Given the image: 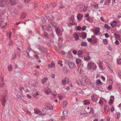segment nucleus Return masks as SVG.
Instances as JSON below:
<instances>
[{
    "label": "nucleus",
    "mask_w": 121,
    "mask_h": 121,
    "mask_svg": "<svg viewBox=\"0 0 121 121\" xmlns=\"http://www.w3.org/2000/svg\"><path fill=\"white\" fill-rule=\"evenodd\" d=\"M59 7L60 9H62L64 8V6L62 5L61 3H60L59 4Z\"/></svg>",
    "instance_id": "79ce46f5"
},
{
    "label": "nucleus",
    "mask_w": 121,
    "mask_h": 121,
    "mask_svg": "<svg viewBox=\"0 0 121 121\" xmlns=\"http://www.w3.org/2000/svg\"><path fill=\"white\" fill-rule=\"evenodd\" d=\"M48 80V78L47 77H45L41 80V82L42 84H44L45 82H47Z\"/></svg>",
    "instance_id": "dca6fc26"
},
{
    "label": "nucleus",
    "mask_w": 121,
    "mask_h": 121,
    "mask_svg": "<svg viewBox=\"0 0 121 121\" xmlns=\"http://www.w3.org/2000/svg\"><path fill=\"white\" fill-rule=\"evenodd\" d=\"M51 27V26L49 25H44L42 26V28L43 30H47L48 31L50 30Z\"/></svg>",
    "instance_id": "20e7f679"
},
{
    "label": "nucleus",
    "mask_w": 121,
    "mask_h": 121,
    "mask_svg": "<svg viewBox=\"0 0 121 121\" xmlns=\"http://www.w3.org/2000/svg\"><path fill=\"white\" fill-rule=\"evenodd\" d=\"M91 5L92 6H94V8L95 9H97L98 8V4L96 3L92 2L91 3Z\"/></svg>",
    "instance_id": "1a4fd4ad"
},
{
    "label": "nucleus",
    "mask_w": 121,
    "mask_h": 121,
    "mask_svg": "<svg viewBox=\"0 0 121 121\" xmlns=\"http://www.w3.org/2000/svg\"><path fill=\"white\" fill-rule=\"evenodd\" d=\"M48 66L49 68H54L55 67V64L54 62L52 61L51 64H49L48 65Z\"/></svg>",
    "instance_id": "4468645a"
},
{
    "label": "nucleus",
    "mask_w": 121,
    "mask_h": 121,
    "mask_svg": "<svg viewBox=\"0 0 121 121\" xmlns=\"http://www.w3.org/2000/svg\"><path fill=\"white\" fill-rule=\"evenodd\" d=\"M16 58V54H14L12 55V59L13 60H15Z\"/></svg>",
    "instance_id": "09e8293b"
},
{
    "label": "nucleus",
    "mask_w": 121,
    "mask_h": 121,
    "mask_svg": "<svg viewBox=\"0 0 121 121\" xmlns=\"http://www.w3.org/2000/svg\"><path fill=\"white\" fill-rule=\"evenodd\" d=\"M65 78V80H63L62 81V83L63 84L64 86H65V83L66 82V81L67 80L68 81H68L69 80V79L67 78Z\"/></svg>",
    "instance_id": "6ab92c4d"
},
{
    "label": "nucleus",
    "mask_w": 121,
    "mask_h": 121,
    "mask_svg": "<svg viewBox=\"0 0 121 121\" xmlns=\"http://www.w3.org/2000/svg\"><path fill=\"white\" fill-rule=\"evenodd\" d=\"M97 83L99 84H100L102 83L100 80L99 79H98L97 81Z\"/></svg>",
    "instance_id": "de8ad7c7"
},
{
    "label": "nucleus",
    "mask_w": 121,
    "mask_h": 121,
    "mask_svg": "<svg viewBox=\"0 0 121 121\" xmlns=\"http://www.w3.org/2000/svg\"><path fill=\"white\" fill-rule=\"evenodd\" d=\"M84 103L85 105H87L90 103V102L88 100H84Z\"/></svg>",
    "instance_id": "c85d7f7f"
},
{
    "label": "nucleus",
    "mask_w": 121,
    "mask_h": 121,
    "mask_svg": "<svg viewBox=\"0 0 121 121\" xmlns=\"http://www.w3.org/2000/svg\"><path fill=\"white\" fill-rule=\"evenodd\" d=\"M55 29L57 33H59L60 32V28L59 27H56Z\"/></svg>",
    "instance_id": "72a5a7b5"
},
{
    "label": "nucleus",
    "mask_w": 121,
    "mask_h": 121,
    "mask_svg": "<svg viewBox=\"0 0 121 121\" xmlns=\"http://www.w3.org/2000/svg\"><path fill=\"white\" fill-rule=\"evenodd\" d=\"M109 82L110 84H112V83L113 82L112 79L110 78L109 79Z\"/></svg>",
    "instance_id": "338daca9"
},
{
    "label": "nucleus",
    "mask_w": 121,
    "mask_h": 121,
    "mask_svg": "<svg viewBox=\"0 0 121 121\" xmlns=\"http://www.w3.org/2000/svg\"><path fill=\"white\" fill-rule=\"evenodd\" d=\"M8 70L9 71H11L12 70V68L11 65H9L8 67Z\"/></svg>",
    "instance_id": "58836bf2"
},
{
    "label": "nucleus",
    "mask_w": 121,
    "mask_h": 121,
    "mask_svg": "<svg viewBox=\"0 0 121 121\" xmlns=\"http://www.w3.org/2000/svg\"><path fill=\"white\" fill-rule=\"evenodd\" d=\"M24 91L26 93H27L29 92V91L26 87H25L24 88Z\"/></svg>",
    "instance_id": "c03bdc74"
},
{
    "label": "nucleus",
    "mask_w": 121,
    "mask_h": 121,
    "mask_svg": "<svg viewBox=\"0 0 121 121\" xmlns=\"http://www.w3.org/2000/svg\"><path fill=\"white\" fill-rule=\"evenodd\" d=\"M26 15V14L25 13H23L21 16V19H22L25 18Z\"/></svg>",
    "instance_id": "473e14b6"
},
{
    "label": "nucleus",
    "mask_w": 121,
    "mask_h": 121,
    "mask_svg": "<svg viewBox=\"0 0 121 121\" xmlns=\"http://www.w3.org/2000/svg\"><path fill=\"white\" fill-rule=\"evenodd\" d=\"M24 0L25 3H27L29 2L31 0Z\"/></svg>",
    "instance_id": "0e129e2a"
},
{
    "label": "nucleus",
    "mask_w": 121,
    "mask_h": 121,
    "mask_svg": "<svg viewBox=\"0 0 121 121\" xmlns=\"http://www.w3.org/2000/svg\"><path fill=\"white\" fill-rule=\"evenodd\" d=\"M44 35L47 38L48 37V34L46 33H44Z\"/></svg>",
    "instance_id": "bf43d9fd"
},
{
    "label": "nucleus",
    "mask_w": 121,
    "mask_h": 121,
    "mask_svg": "<svg viewBox=\"0 0 121 121\" xmlns=\"http://www.w3.org/2000/svg\"><path fill=\"white\" fill-rule=\"evenodd\" d=\"M9 1L8 0H3L0 1V6L4 7L7 5Z\"/></svg>",
    "instance_id": "f03ea898"
},
{
    "label": "nucleus",
    "mask_w": 121,
    "mask_h": 121,
    "mask_svg": "<svg viewBox=\"0 0 121 121\" xmlns=\"http://www.w3.org/2000/svg\"><path fill=\"white\" fill-rule=\"evenodd\" d=\"M40 49L42 52L47 53V50L46 48L43 47H41V48H40Z\"/></svg>",
    "instance_id": "f8f14e48"
},
{
    "label": "nucleus",
    "mask_w": 121,
    "mask_h": 121,
    "mask_svg": "<svg viewBox=\"0 0 121 121\" xmlns=\"http://www.w3.org/2000/svg\"><path fill=\"white\" fill-rule=\"evenodd\" d=\"M78 92H77H77L75 91V92H73V95L74 96H77V95L78 94Z\"/></svg>",
    "instance_id": "8fccbe9b"
},
{
    "label": "nucleus",
    "mask_w": 121,
    "mask_h": 121,
    "mask_svg": "<svg viewBox=\"0 0 121 121\" xmlns=\"http://www.w3.org/2000/svg\"><path fill=\"white\" fill-rule=\"evenodd\" d=\"M17 97L19 99L23 100L24 99V97L21 93L20 92L18 93L17 95Z\"/></svg>",
    "instance_id": "423d86ee"
},
{
    "label": "nucleus",
    "mask_w": 121,
    "mask_h": 121,
    "mask_svg": "<svg viewBox=\"0 0 121 121\" xmlns=\"http://www.w3.org/2000/svg\"><path fill=\"white\" fill-rule=\"evenodd\" d=\"M32 95L34 97H36V95H40L38 94V92L35 89H34V91L32 93Z\"/></svg>",
    "instance_id": "9d476101"
},
{
    "label": "nucleus",
    "mask_w": 121,
    "mask_h": 121,
    "mask_svg": "<svg viewBox=\"0 0 121 121\" xmlns=\"http://www.w3.org/2000/svg\"><path fill=\"white\" fill-rule=\"evenodd\" d=\"M58 97L59 99L61 100L63 99V97L61 95H58Z\"/></svg>",
    "instance_id": "864d4df0"
},
{
    "label": "nucleus",
    "mask_w": 121,
    "mask_h": 121,
    "mask_svg": "<svg viewBox=\"0 0 121 121\" xmlns=\"http://www.w3.org/2000/svg\"><path fill=\"white\" fill-rule=\"evenodd\" d=\"M90 111L89 112V113H91L92 114L93 112V109L92 108H90Z\"/></svg>",
    "instance_id": "49530a36"
},
{
    "label": "nucleus",
    "mask_w": 121,
    "mask_h": 121,
    "mask_svg": "<svg viewBox=\"0 0 121 121\" xmlns=\"http://www.w3.org/2000/svg\"><path fill=\"white\" fill-rule=\"evenodd\" d=\"M99 28H96L95 29V32L96 34H98L99 32Z\"/></svg>",
    "instance_id": "c9c22d12"
},
{
    "label": "nucleus",
    "mask_w": 121,
    "mask_h": 121,
    "mask_svg": "<svg viewBox=\"0 0 121 121\" xmlns=\"http://www.w3.org/2000/svg\"><path fill=\"white\" fill-rule=\"evenodd\" d=\"M111 25L112 27H114L116 25V22L115 21H113L111 23Z\"/></svg>",
    "instance_id": "aec40b11"
},
{
    "label": "nucleus",
    "mask_w": 121,
    "mask_h": 121,
    "mask_svg": "<svg viewBox=\"0 0 121 121\" xmlns=\"http://www.w3.org/2000/svg\"><path fill=\"white\" fill-rule=\"evenodd\" d=\"M63 116H66L67 115L68 112L67 110H64L63 111Z\"/></svg>",
    "instance_id": "4be33fe9"
},
{
    "label": "nucleus",
    "mask_w": 121,
    "mask_h": 121,
    "mask_svg": "<svg viewBox=\"0 0 121 121\" xmlns=\"http://www.w3.org/2000/svg\"><path fill=\"white\" fill-rule=\"evenodd\" d=\"M81 60L79 59H77L76 60V62L77 64H79L81 62Z\"/></svg>",
    "instance_id": "e433bc0d"
},
{
    "label": "nucleus",
    "mask_w": 121,
    "mask_h": 121,
    "mask_svg": "<svg viewBox=\"0 0 121 121\" xmlns=\"http://www.w3.org/2000/svg\"><path fill=\"white\" fill-rule=\"evenodd\" d=\"M62 61H60V60L58 62V64H60V66H62L63 65L62 64H61Z\"/></svg>",
    "instance_id": "5fc2aeb1"
},
{
    "label": "nucleus",
    "mask_w": 121,
    "mask_h": 121,
    "mask_svg": "<svg viewBox=\"0 0 121 121\" xmlns=\"http://www.w3.org/2000/svg\"><path fill=\"white\" fill-rule=\"evenodd\" d=\"M9 1L12 5H14L16 3V0H9Z\"/></svg>",
    "instance_id": "5701e85b"
},
{
    "label": "nucleus",
    "mask_w": 121,
    "mask_h": 121,
    "mask_svg": "<svg viewBox=\"0 0 121 121\" xmlns=\"http://www.w3.org/2000/svg\"><path fill=\"white\" fill-rule=\"evenodd\" d=\"M104 43V44H108V41L106 39H104L103 40Z\"/></svg>",
    "instance_id": "37998d69"
},
{
    "label": "nucleus",
    "mask_w": 121,
    "mask_h": 121,
    "mask_svg": "<svg viewBox=\"0 0 121 121\" xmlns=\"http://www.w3.org/2000/svg\"><path fill=\"white\" fill-rule=\"evenodd\" d=\"M77 92H78V94H80L81 93V90L78 89V90H77Z\"/></svg>",
    "instance_id": "4d7b16f0"
},
{
    "label": "nucleus",
    "mask_w": 121,
    "mask_h": 121,
    "mask_svg": "<svg viewBox=\"0 0 121 121\" xmlns=\"http://www.w3.org/2000/svg\"><path fill=\"white\" fill-rule=\"evenodd\" d=\"M93 39H92V43H93V44H95V43H96L97 42V39L95 38H92Z\"/></svg>",
    "instance_id": "a878e982"
},
{
    "label": "nucleus",
    "mask_w": 121,
    "mask_h": 121,
    "mask_svg": "<svg viewBox=\"0 0 121 121\" xmlns=\"http://www.w3.org/2000/svg\"><path fill=\"white\" fill-rule=\"evenodd\" d=\"M86 28V26H83L82 27V29L83 30H85Z\"/></svg>",
    "instance_id": "680f3d73"
},
{
    "label": "nucleus",
    "mask_w": 121,
    "mask_h": 121,
    "mask_svg": "<svg viewBox=\"0 0 121 121\" xmlns=\"http://www.w3.org/2000/svg\"><path fill=\"white\" fill-rule=\"evenodd\" d=\"M85 81L86 83H88L90 82V80L89 79L87 78H86L85 79Z\"/></svg>",
    "instance_id": "a19ab883"
},
{
    "label": "nucleus",
    "mask_w": 121,
    "mask_h": 121,
    "mask_svg": "<svg viewBox=\"0 0 121 121\" xmlns=\"http://www.w3.org/2000/svg\"><path fill=\"white\" fill-rule=\"evenodd\" d=\"M45 92L47 94H49L51 92V90L48 88L47 87L45 90Z\"/></svg>",
    "instance_id": "a211bd4d"
},
{
    "label": "nucleus",
    "mask_w": 121,
    "mask_h": 121,
    "mask_svg": "<svg viewBox=\"0 0 121 121\" xmlns=\"http://www.w3.org/2000/svg\"><path fill=\"white\" fill-rule=\"evenodd\" d=\"M83 51L82 50H79L78 51V56L82 55L83 54Z\"/></svg>",
    "instance_id": "cd10ccee"
},
{
    "label": "nucleus",
    "mask_w": 121,
    "mask_h": 121,
    "mask_svg": "<svg viewBox=\"0 0 121 121\" xmlns=\"http://www.w3.org/2000/svg\"><path fill=\"white\" fill-rule=\"evenodd\" d=\"M87 45V44L86 42H82L81 43V46L82 47H86Z\"/></svg>",
    "instance_id": "393cba45"
},
{
    "label": "nucleus",
    "mask_w": 121,
    "mask_h": 121,
    "mask_svg": "<svg viewBox=\"0 0 121 121\" xmlns=\"http://www.w3.org/2000/svg\"><path fill=\"white\" fill-rule=\"evenodd\" d=\"M81 36L84 39H85L86 37V34L84 32H82L81 33Z\"/></svg>",
    "instance_id": "b1692460"
},
{
    "label": "nucleus",
    "mask_w": 121,
    "mask_h": 121,
    "mask_svg": "<svg viewBox=\"0 0 121 121\" xmlns=\"http://www.w3.org/2000/svg\"><path fill=\"white\" fill-rule=\"evenodd\" d=\"M107 67L109 68L110 70L112 72L113 71V70L112 69V67L111 65L109 64H108L107 65Z\"/></svg>",
    "instance_id": "2f4dec72"
},
{
    "label": "nucleus",
    "mask_w": 121,
    "mask_h": 121,
    "mask_svg": "<svg viewBox=\"0 0 121 121\" xmlns=\"http://www.w3.org/2000/svg\"><path fill=\"white\" fill-rule=\"evenodd\" d=\"M87 40L90 42H92V39L91 38H87Z\"/></svg>",
    "instance_id": "6e6d98bb"
},
{
    "label": "nucleus",
    "mask_w": 121,
    "mask_h": 121,
    "mask_svg": "<svg viewBox=\"0 0 121 121\" xmlns=\"http://www.w3.org/2000/svg\"><path fill=\"white\" fill-rule=\"evenodd\" d=\"M87 66L88 68L89 69H90L92 68L93 70H95L96 68V65L94 63L91 62L89 63Z\"/></svg>",
    "instance_id": "f257e3e1"
},
{
    "label": "nucleus",
    "mask_w": 121,
    "mask_h": 121,
    "mask_svg": "<svg viewBox=\"0 0 121 121\" xmlns=\"http://www.w3.org/2000/svg\"><path fill=\"white\" fill-rule=\"evenodd\" d=\"M99 104H100L101 105L103 103V101L101 100H100L99 102Z\"/></svg>",
    "instance_id": "052dcab7"
},
{
    "label": "nucleus",
    "mask_w": 121,
    "mask_h": 121,
    "mask_svg": "<svg viewBox=\"0 0 121 121\" xmlns=\"http://www.w3.org/2000/svg\"><path fill=\"white\" fill-rule=\"evenodd\" d=\"M81 27L80 26H78L77 27V29L78 30H81Z\"/></svg>",
    "instance_id": "e2e57ef3"
},
{
    "label": "nucleus",
    "mask_w": 121,
    "mask_h": 121,
    "mask_svg": "<svg viewBox=\"0 0 121 121\" xmlns=\"http://www.w3.org/2000/svg\"><path fill=\"white\" fill-rule=\"evenodd\" d=\"M19 89H20V91L22 92H23V91H24V88L22 87H20L19 88Z\"/></svg>",
    "instance_id": "3c124183"
},
{
    "label": "nucleus",
    "mask_w": 121,
    "mask_h": 121,
    "mask_svg": "<svg viewBox=\"0 0 121 121\" xmlns=\"http://www.w3.org/2000/svg\"><path fill=\"white\" fill-rule=\"evenodd\" d=\"M54 21L51 20V21H50V23L54 27L55 29L57 27V25L54 22Z\"/></svg>",
    "instance_id": "ddd939ff"
},
{
    "label": "nucleus",
    "mask_w": 121,
    "mask_h": 121,
    "mask_svg": "<svg viewBox=\"0 0 121 121\" xmlns=\"http://www.w3.org/2000/svg\"><path fill=\"white\" fill-rule=\"evenodd\" d=\"M117 63L118 64H121V59L117 60Z\"/></svg>",
    "instance_id": "a18cd8bd"
},
{
    "label": "nucleus",
    "mask_w": 121,
    "mask_h": 121,
    "mask_svg": "<svg viewBox=\"0 0 121 121\" xmlns=\"http://www.w3.org/2000/svg\"><path fill=\"white\" fill-rule=\"evenodd\" d=\"M63 72L66 73L69 71V70L66 68H65L63 69Z\"/></svg>",
    "instance_id": "c756f323"
},
{
    "label": "nucleus",
    "mask_w": 121,
    "mask_h": 121,
    "mask_svg": "<svg viewBox=\"0 0 121 121\" xmlns=\"http://www.w3.org/2000/svg\"><path fill=\"white\" fill-rule=\"evenodd\" d=\"M34 110L35 113L36 114L41 115L42 114V112L39 109H37L36 110L35 109Z\"/></svg>",
    "instance_id": "39448f33"
},
{
    "label": "nucleus",
    "mask_w": 121,
    "mask_h": 121,
    "mask_svg": "<svg viewBox=\"0 0 121 121\" xmlns=\"http://www.w3.org/2000/svg\"><path fill=\"white\" fill-rule=\"evenodd\" d=\"M104 27L107 29H109L110 28V27L107 24H105L104 25Z\"/></svg>",
    "instance_id": "f704fd0d"
},
{
    "label": "nucleus",
    "mask_w": 121,
    "mask_h": 121,
    "mask_svg": "<svg viewBox=\"0 0 121 121\" xmlns=\"http://www.w3.org/2000/svg\"><path fill=\"white\" fill-rule=\"evenodd\" d=\"M69 66L70 69H72L74 67V64L72 62H70L69 63Z\"/></svg>",
    "instance_id": "f3484780"
},
{
    "label": "nucleus",
    "mask_w": 121,
    "mask_h": 121,
    "mask_svg": "<svg viewBox=\"0 0 121 121\" xmlns=\"http://www.w3.org/2000/svg\"><path fill=\"white\" fill-rule=\"evenodd\" d=\"M115 44L117 45H118L119 44V41L117 40L115 42Z\"/></svg>",
    "instance_id": "603ef678"
},
{
    "label": "nucleus",
    "mask_w": 121,
    "mask_h": 121,
    "mask_svg": "<svg viewBox=\"0 0 121 121\" xmlns=\"http://www.w3.org/2000/svg\"><path fill=\"white\" fill-rule=\"evenodd\" d=\"M116 118L118 119L120 116V114L119 112H116Z\"/></svg>",
    "instance_id": "7c9ffc66"
},
{
    "label": "nucleus",
    "mask_w": 121,
    "mask_h": 121,
    "mask_svg": "<svg viewBox=\"0 0 121 121\" xmlns=\"http://www.w3.org/2000/svg\"><path fill=\"white\" fill-rule=\"evenodd\" d=\"M67 104V101L66 100H64L63 101V102L62 103L61 105V107L63 108L65 107L66 106Z\"/></svg>",
    "instance_id": "9b49d317"
},
{
    "label": "nucleus",
    "mask_w": 121,
    "mask_h": 121,
    "mask_svg": "<svg viewBox=\"0 0 121 121\" xmlns=\"http://www.w3.org/2000/svg\"><path fill=\"white\" fill-rule=\"evenodd\" d=\"M45 108L46 110H52L53 109L52 106L50 104H44Z\"/></svg>",
    "instance_id": "7ed1b4c3"
},
{
    "label": "nucleus",
    "mask_w": 121,
    "mask_h": 121,
    "mask_svg": "<svg viewBox=\"0 0 121 121\" xmlns=\"http://www.w3.org/2000/svg\"><path fill=\"white\" fill-rule=\"evenodd\" d=\"M90 58V56L88 55L87 56L84 58V59L85 60L87 61L89 60Z\"/></svg>",
    "instance_id": "bb28decb"
},
{
    "label": "nucleus",
    "mask_w": 121,
    "mask_h": 121,
    "mask_svg": "<svg viewBox=\"0 0 121 121\" xmlns=\"http://www.w3.org/2000/svg\"><path fill=\"white\" fill-rule=\"evenodd\" d=\"M105 37L106 38H108V37L109 36V35L107 33H105Z\"/></svg>",
    "instance_id": "69168bd1"
},
{
    "label": "nucleus",
    "mask_w": 121,
    "mask_h": 121,
    "mask_svg": "<svg viewBox=\"0 0 121 121\" xmlns=\"http://www.w3.org/2000/svg\"><path fill=\"white\" fill-rule=\"evenodd\" d=\"M6 24V22L3 20L0 21V25L1 27L5 28V26Z\"/></svg>",
    "instance_id": "0eeeda50"
},
{
    "label": "nucleus",
    "mask_w": 121,
    "mask_h": 121,
    "mask_svg": "<svg viewBox=\"0 0 121 121\" xmlns=\"http://www.w3.org/2000/svg\"><path fill=\"white\" fill-rule=\"evenodd\" d=\"M112 85H110L108 86L107 89L108 90H111L112 88Z\"/></svg>",
    "instance_id": "ea45409f"
},
{
    "label": "nucleus",
    "mask_w": 121,
    "mask_h": 121,
    "mask_svg": "<svg viewBox=\"0 0 121 121\" xmlns=\"http://www.w3.org/2000/svg\"><path fill=\"white\" fill-rule=\"evenodd\" d=\"M83 16V15L80 13L77 16V18L79 20H80L82 18Z\"/></svg>",
    "instance_id": "412c9836"
},
{
    "label": "nucleus",
    "mask_w": 121,
    "mask_h": 121,
    "mask_svg": "<svg viewBox=\"0 0 121 121\" xmlns=\"http://www.w3.org/2000/svg\"><path fill=\"white\" fill-rule=\"evenodd\" d=\"M114 35L115 36V37L116 39H120V37L119 35H118L117 34H115Z\"/></svg>",
    "instance_id": "4c0bfd02"
},
{
    "label": "nucleus",
    "mask_w": 121,
    "mask_h": 121,
    "mask_svg": "<svg viewBox=\"0 0 121 121\" xmlns=\"http://www.w3.org/2000/svg\"><path fill=\"white\" fill-rule=\"evenodd\" d=\"M104 109L105 113L107 114L109 111V106L108 105H105L104 107Z\"/></svg>",
    "instance_id": "6e6552de"
},
{
    "label": "nucleus",
    "mask_w": 121,
    "mask_h": 121,
    "mask_svg": "<svg viewBox=\"0 0 121 121\" xmlns=\"http://www.w3.org/2000/svg\"><path fill=\"white\" fill-rule=\"evenodd\" d=\"M73 36L75 40L77 41L79 40L78 36L77 33H74L73 34Z\"/></svg>",
    "instance_id": "2eb2a0df"
},
{
    "label": "nucleus",
    "mask_w": 121,
    "mask_h": 121,
    "mask_svg": "<svg viewBox=\"0 0 121 121\" xmlns=\"http://www.w3.org/2000/svg\"><path fill=\"white\" fill-rule=\"evenodd\" d=\"M108 48L109 50L110 51L112 50V48H111V47L110 46H108Z\"/></svg>",
    "instance_id": "774afa93"
},
{
    "label": "nucleus",
    "mask_w": 121,
    "mask_h": 121,
    "mask_svg": "<svg viewBox=\"0 0 121 121\" xmlns=\"http://www.w3.org/2000/svg\"><path fill=\"white\" fill-rule=\"evenodd\" d=\"M73 53L74 55H76L77 54V52L75 50H74L73 51Z\"/></svg>",
    "instance_id": "13d9d810"
}]
</instances>
